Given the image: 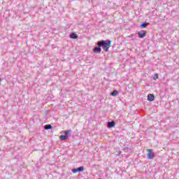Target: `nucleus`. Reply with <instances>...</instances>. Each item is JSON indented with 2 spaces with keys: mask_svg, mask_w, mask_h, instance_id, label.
<instances>
[{
  "mask_svg": "<svg viewBox=\"0 0 179 179\" xmlns=\"http://www.w3.org/2000/svg\"><path fill=\"white\" fill-rule=\"evenodd\" d=\"M98 43H99V45L102 47L103 51H106V52H107L110 47H111V41L110 40L99 41Z\"/></svg>",
  "mask_w": 179,
  "mask_h": 179,
  "instance_id": "obj_1",
  "label": "nucleus"
},
{
  "mask_svg": "<svg viewBox=\"0 0 179 179\" xmlns=\"http://www.w3.org/2000/svg\"><path fill=\"white\" fill-rule=\"evenodd\" d=\"M147 151V158L149 159L150 160H152V159L155 157V152H152L151 149H148Z\"/></svg>",
  "mask_w": 179,
  "mask_h": 179,
  "instance_id": "obj_2",
  "label": "nucleus"
},
{
  "mask_svg": "<svg viewBox=\"0 0 179 179\" xmlns=\"http://www.w3.org/2000/svg\"><path fill=\"white\" fill-rule=\"evenodd\" d=\"M97 45L93 49V52H95L96 54H99L101 52V46H100V43L99 42L97 43Z\"/></svg>",
  "mask_w": 179,
  "mask_h": 179,
  "instance_id": "obj_3",
  "label": "nucleus"
},
{
  "mask_svg": "<svg viewBox=\"0 0 179 179\" xmlns=\"http://www.w3.org/2000/svg\"><path fill=\"white\" fill-rule=\"evenodd\" d=\"M138 37L140 38H143L146 37V31L145 30H141V31L138 32Z\"/></svg>",
  "mask_w": 179,
  "mask_h": 179,
  "instance_id": "obj_4",
  "label": "nucleus"
},
{
  "mask_svg": "<svg viewBox=\"0 0 179 179\" xmlns=\"http://www.w3.org/2000/svg\"><path fill=\"white\" fill-rule=\"evenodd\" d=\"M85 170V168L83 166H80L77 169H73L72 170L73 173H80Z\"/></svg>",
  "mask_w": 179,
  "mask_h": 179,
  "instance_id": "obj_5",
  "label": "nucleus"
},
{
  "mask_svg": "<svg viewBox=\"0 0 179 179\" xmlns=\"http://www.w3.org/2000/svg\"><path fill=\"white\" fill-rule=\"evenodd\" d=\"M108 128H114L115 127V122L111 121L107 123Z\"/></svg>",
  "mask_w": 179,
  "mask_h": 179,
  "instance_id": "obj_6",
  "label": "nucleus"
},
{
  "mask_svg": "<svg viewBox=\"0 0 179 179\" xmlns=\"http://www.w3.org/2000/svg\"><path fill=\"white\" fill-rule=\"evenodd\" d=\"M153 100H155V94H149L148 95V101H153Z\"/></svg>",
  "mask_w": 179,
  "mask_h": 179,
  "instance_id": "obj_7",
  "label": "nucleus"
},
{
  "mask_svg": "<svg viewBox=\"0 0 179 179\" xmlns=\"http://www.w3.org/2000/svg\"><path fill=\"white\" fill-rule=\"evenodd\" d=\"M149 25V22H143L140 25V27H141V29H145V27H147Z\"/></svg>",
  "mask_w": 179,
  "mask_h": 179,
  "instance_id": "obj_8",
  "label": "nucleus"
},
{
  "mask_svg": "<svg viewBox=\"0 0 179 179\" xmlns=\"http://www.w3.org/2000/svg\"><path fill=\"white\" fill-rule=\"evenodd\" d=\"M59 139L61 141H66L68 139V135H61Z\"/></svg>",
  "mask_w": 179,
  "mask_h": 179,
  "instance_id": "obj_9",
  "label": "nucleus"
},
{
  "mask_svg": "<svg viewBox=\"0 0 179 179\" xmlns=\"http://www.w3.org/2000/svg\"><path fill=\"white\" fill-rule=\"evenodd\" d=\"M70 37H71V38L76 39V38H78V35L75 33H71L70 34Z\"/></svg>",
  "mask_w": 179,
  "mask_h": 179,
  "instance_id": "obj_10",
  "label": "nucleus"
},
{
  "mask_svg": "<svg viewBox=\"0 0 179 179\" xmlns=\"http://www.w3.org/2000/svg\"><path fill=\"white\" fill-rule=\"evenodd\" d=\"M45 129L48 131V129H52V126L51 124H46L45 125Z\"/></svg>",
  "mask_w": 179,
  "mask_h": 179,
  "instance_id": "obj_11",
  "label": "nucleus"
},
{
  "mask_svg": "<svg viewBox=\"0 0 179 179\" xmlns=\"http://www.w3.org/2000/svg\"><path fill=\"white\" fill-rule=\"evenodd\" d=\"M118 95V91L117 90H114L113 92H111L110 96H113L114 97H115L116 96Z\"/></svg>",
  "mask_w": 179,
  "mask_h": 179,
  "instance_id": "obj_12",
  "label": "nucleus"
},
{
  "mask_svg": "<svg viewBox=\"0 0 179 179\" xmlns=\"http://www.w3.org/2000/svg\"><path fill=\"white\" fill-rule=\"evenodd\" d=\"M71 132H72V130H66L64 131L65 135H67V137L71 136Z\"/></svg>",
  "mask_w": 179,
  "mask_h": 179,
  "instance_id": "obj_13",
  "label": "nucleus"
},
{
  "mask_svg": "<svg viewBox=\"0 0 179 179\" xmlns=\"http://www.w3.org/2000/svg\"><path fill=\"white\" fill-rule=\"evenodd\" d=\"M159 79V75L157 73L155 74V76H154V80H156Z\"/></svg>",
  "mask_w": 179,
  "mask_h": 179,
  "instance_id": "obj_14",
  "label": "nucleus"
},
{
  "mask_svg": "<svg viewBox=\"0 0 179 179\" xmlns=\"http://www.w3.org/2000/svg\"><path fill=\"white\" fill-rule=\"evenodd\" d=\"M123 150H124V152H128V151L129 150V148H127V147H124V148H123Z\"/></svg>",
  "mask_w": 179,
  "mask_h": 179,
  "instance_id": "obj_15",
  "label": "nucleus"
},
{
  "mask_svg": "<svg viewBox=\"0 0 179 179\" xmlns=\"http://www.w3.org/2000/svg\"><path fill=\"white\" fill-rule=\"evenodd\" d=\"M0 81H1V77H0Z\"/></svg>",
  "mask_w": 179,
  "mask_h": 179,
  "instance_id": "obj_16",
  "label": "nucleus"
}]
</instances>
